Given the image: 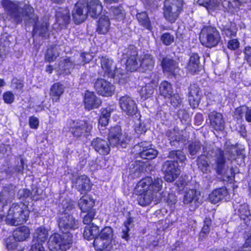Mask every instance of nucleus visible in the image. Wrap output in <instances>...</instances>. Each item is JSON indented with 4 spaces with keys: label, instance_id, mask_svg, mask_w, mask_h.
I'll return each instance as SVG.
<instances>
[{
    "label": "nucleus",
    "instance_id": "5",
    "mask_svg": "<svg viewBox=\"0 0 251 251\" xmlns=\"http://www.w3.org/2000/svg\"><path fill=\"white\" fill-rule=\"evenodd\" d=\"M200 5L205 7L210 12L222 10L234 14L239 9L242 0H194Z\"/></svg>",
    "mask_w": 251,
    "mask_h": 251
},
{
    "label": "nucleus",
    "instance_id": "4",
    "mask_svg": "<svg viewBox=\"0 0 251 251\" xmlns=\"http://www.w3.org/2000/svg\"><path fill=\"white\" fill-rule=\"evenodd\" d=\"M225 151L221 150H217L215 157V167L217 173L222 175L221 178L225 181L231 183L234 178L235 171L233 168L229 170H225L226 159L232 161L236 158L237 155V148L230 143H226Z\"/></svg>",
    "mask_w": 251,
    "mask_h": 251
},
{
    "label": "nucleus",
    "instance_id": "57",
    "mask_svg": "<svg viewBox=\"0 0 251 251\" xmlns=\"http://www.w3.org/2000/svg\"><path fill=\"white\" fill-rule=\"evenodd\" d=\"M201 148V143L199 141L192 143L189 146V151L192 156H194Z\"/></svg>",
    "mask_w": 251,
    "mask_h": 251
},
{
    "label": "nucleus",
    "instance_id": "17",
    "mask_svg": "<svg viewBox=\"0 0 251 251\" xmlns=\"http://www.w3.org/2000/svg\"><path fill=\"white\" fill-rule=\"evenodd\" d=\"M134 149L138 151V153L141 157L144 159H153L158 154L157 151L152 147L150 143L148 142L139 143L134 147Z\"/></svg>",
    "mask_w": 251,
    "mask_h": 251
},
{
    "label": "nucleus",
    "instance_id": "42",
    "mask_svg": "<svg viewBox=\"0 0 251 251\" xmlns=\"http://www.w3.org/2000/svg\"><path fill=\"white\" fill-rule=\"evenodd\" d=\"M17 163L18 165L13 169L11 167H8L7 170H5L4 171L2 172V175H6L7 177L9 175H14L15 173H23L24 165V160L20 157L17 159Z\"/></svg>",
    "mask_w": 251,
    "mask_h": 251
},
{
    "label": "nucleus",
    "instance_id": "60",
    "mask_svg": "<svg viewBox=\"0 0 251 251\" xmlns=\"http://www.w3.org/2000/svg\"><path fill=\"white\" fill-rule=\"evenodd\" d=\"M147 128L145 124L140 121H138V123H136L135 126V131L137 134H142L146 132Z\"/></svg>",
    "mask_w": 251,
    "mask_h": 251
},
{
    "label": "nucleus",
    "instance_id": "23",
    "mask_svg": "<svg viewBox=\"0 0 251 251\" xmlns=\"http://www.w3.org/2000/svg\"><path fill=\"white\" fill-rule=\"evenodd\" d=\"M91 145L95 150L102 155H106L110 152V147L107 142L100 138H96L92 141Z\"/></svg>",
    "mask_w": 251,
    "mask_h": 251
},
{
    "label": "nucleus",
    "instance_id": "6",
    "mask_svg": "<svg viewBox=\"0 0 251 251\" xmlns=\"http://www.w3.org/2000/svg\"><path fill=\"white\" fill-rule=\"evenodd\" d=\"M169 157L176 160L166 161L163 166L164 172V178L168 182L174 181L180 175V171L178 168V163H183L186 160L184 153L180 151H173L170 152Z\"/></svg>",
    "mask_w": 251,
    "mask_h": 251
},
{
    "label": "nucleus",
    "instance_id": "18",
    "mask_svg": "<svg viewBox=\"0 0 251 251\" xmlns=\"http://www.w3.org/2000/svg\"><path fill=\"white\" fill-rule=\"evenodd\" d=\"M88 12L86 3L84 0H79L75 5L72 11V16L75 24L83 22L87 18Z\"/></svg>",
    "mask_w": 251,
    "mask_h": 251
},
{
    "label": "nucleus",
    "instance_id": "25",
    "mask_svg": "<svg viewBox=\"0 0 251 251\" xmlns=\"http://www.w3.org/2000/svg\"><path fill=\"white\" fill-rule=\"evenodd\" d=\"M211 125L217 130H222L224 128L225 122L221 113L213 111L208 115Z\"/></svg>",
    "mask_w": 251,
    "mask_h": 251
},
{
    "label": "nucleus",
    "instance_id": "10",
    "mask_svg": "<svg viewBox=\"0 0 251 251\" xmlns=\"http://www.w3.org/2000/svg\"><path fill=\"white\" fill-rule=\"evenodd\" d=\"M121 63L124 65L126 63V69L130 72L141 69L140 57L137 58V52L135 48L133 47L123 53Z\"/></svg>",
    "mask_w": 251,
    "mask_h": 251
},
{
    "label": "nucleus",
    "instance_id": "54",
    "mask_svg": "<svg viewBox=\"0 0 251 251\" xmlns=\"http://www.w3.org/2000/svg\"><path fill=\"white\" fill-rule=\"evenodd\" d=\"M175 40L174 35L170 33L166 32L163 33L161 36V40L163 44L169 46L173 43Z\"/></svg>",
    "mask_w": 251,
    "mask_h": 251
},
{
    "label": "nucleus",
    "instance_id": "29",
    "mask_svg": "<svg viewBox=\"0 0 251 251\" xmlns=\"http://www.w3.org/2000/svg\"><path fill=\"white\" fill-rule=\"evenodd\" d=\"M86 9L91 17L96 18L101 13L102 6L99 0H90L86 6Z\"/></svg>",
    "mask_w": 251,
    "mask_h": 251
},
{
    "label": "nucleus",
    "instance_id": "27",
    "mask_svg": "<svg viewBox=\"0 0 251 251\" xmlns=\"http://www.w3.org/2000/svg\"><path fill=\"white\" fill-rule=\"evenodd\" d=\"M15 188L13 185L4 188L3 191L0 194V207H3L13 199L15 195Z\"/></svg>",
    "mask_w": 251,
    "mask_h": 251
},
{
    "label": "nucleus",
    "instance_id": "64",
    "mask_svg": "<svg viewBox=\"0 0 251 251\" xmlns=\"http://www.w3.org/2000/svg\"><path fill=\"white\" fill-rule=\"evenodd\" d=\"M29 251H45V249L41 243L32 242Z\"/></svg>",
    "mask_w": 251,
    "mask_h": 251
},
{
    "label": "nucleus",
    "instance_id": "32",
    "mask_svg": "<svg viewBox=\"0 0 251 251\" xmlns=\"http://www.w3.org/2000/svg\"><path fill=\"white\" fill-rule=\"evenodd\" d=\"M95 205V201L89 195H85L81 198L78 201V206L82 212L92 210Z\"/></svg>",
    "mask_w": 251,
    "mask_h": 251
},
{
    "label": "nucleus",
    "instance_id": "51",
    "mask_svg": "<svg viewBox=\"0 0 251 251\" xmlns=\"http://www.w3.org/2000/svg\"><path fill=\"white\" fill-rule=\"evenodd\" d=\"M33 193H34L35 195H39L40 194L38 190H36L35 191H32V192H30L29 190L26 189H20L18 194V197L20 199L21 198H27L28 197H30L31 199H34V196H33Z\"/></svg>",
    "mask_w": 251,
    "mask_h": 251
},
{
    "label": "nucleus",
    "instance_id": "13",
    "mask_svg": "<svg viewBox=\"0 0 251 251\" xmlns=\"http://www.w3.org/2000/svg\"><path fill=\"white\" fill-rule=\"evenodd\" d=\"M70 130L75 137L87 136L92 128V125L86 121H73L68 122Z\"/></svg>",
    "mask_w": 251,
    "mask_h": 251
},
{
    "label": "nucleus",
    "instance_id": "37",
    "mask_svg": "<svg viewBox=\"0 0 251 251\" xmlns=\"http://www.w3.org/2000/svg\"><path fill=\"white\" fill-rule=\"evenodd\" d=\"M64 91V87L62 84L60 83H54L51 86L50 90V96L52 100L54 101H58Z\"/></svg>",
    "mask_w": 251,
    "mask_h": 251
},
{
    "label": "nucleus",
    "instance_id": "12",
    "mask_svg": "<svg viewBox=\"0 0 251 251\" xmlns=\"http://www.w3.org/2000/svg\"><path fill=\"white\" fill-rule=\"evenodd\" d=\"M30 230L26 226H22L13 232L12 237H9L6 239V246L8 250L13 251L16 249L17 246V241H23L25 240L29 237Z\"/></svg>",
    "mask_w": 251,
    "mask_h": 251
},
{
    "label": "nucleus",
    "instance_id": "21",
    "mask_svg": "<svg viewBox=\"0 0 251 251\" xmlns=\"http://www.w3.org/2000/svg\"><path fill=\"white\" fill-rule=\"evenodd\" d=\"M201 95V92L197 84H193L190 85L188 92V100L192 108H195L199 105Z\"/></svg>",
    "mask_w": 251,
    "mask_h": 251
},
{
    "label": "nucleus",
    "instance_id": "1",
    "mask_svg": "<svg viewBox=\"0 0 251 251\" xmlns=\"http://www.w3.org/2000/svg\"><path fill=\"white\" fill-rule=\"evenodd\" d=\"M74 202L69 198L62 201L60 206V212L62 214L58 218L57 222L63 234L54 233L50 237L48 247L50 251H66L70 248L73 235L70 231L78 227V222L69 213L74 208Z\"/></svg>",
    "mask_w": 251,
    "mask_h": 251
},
{
    "label": "nucleus",
    "instance_id": "30",
    "mask_svg": "<svg viewBox=\"0 0 251 251\" xmlns=\"http://www.w3.org/2000/svg\"><path fill=\"white\" fill-rule=\"evenodd\" d=\"M155 60L150 54L144 53L140 56L141 69L142 71H151L153 68Z\"/></svg>",
    "mask_w": 251,
    "mask_h": 251
},
{
    "label": "nucleus",
    "instance_id": "47",
    "mask_svg": "<svg viewBox=\"0 0 251 251\" xmlns=\"http://www.w3.org/2000/svg\"><path fill=\"white\" fill-rule=\"evenodd\" d=\"M110 243L97 236L94 241L93 245L97 251H101L106 249Z\"/></svg>",
    "mask_w": 251,
    "mask_h": 251
},
{
    "label": "nucleus",
    "instance_id": "28",
    "mask_svg": "<svg viewBox=\"0 0 251 251\" xmlns=\"http://www.w3.org/2000/svg\"><path fill=\"white\" fill-rule=\"evenodd\" d=\"M163 72L168 75H176L178 70L177 63L169 58H165L162 61Z\"/></svg>",
    "mask_w": 251,
    "mask_h": 251
},
{
    "label": "nucleus",
    "instance_id": "26",
    "mask_svg": "<svg viewBox=\"0 0 251 251\" xmlns=\"http://www.w3.org/2000/svg\"><path fill=\"white\" fill-rule=\"evenodd\" d=\"M115 105H108L104 108H102L101 111V115L99 120V128L100 130L102 127L107 125L111 113L116 110Z\"/></svg>",
    "mask_w": 251,
    "mask_h": 251
},
{
    "label": "nucleus",
    "instance_id": "41",
    "mask_svg": "<svg viewBox=\"0 0 251 251\" xmlns=\"http://www.w3.org/2000/svg\"><path fill=\"white\" fill-rule=\"evenodd\" d=\"M159 92L165 98L171 97L174 94L172 84L167 81H162L159 86Z\"/></svg>",
    "mask_w": 251,
    "mask_h": 251
},
{
    "label": "nucleus",
    "instance_id": "39",
    "mask_svg": "<svg viewBox=\"0 0 251 251\" xmlns=\"http://www.w3.org/2000/svg\"><path fill=\"white\" fill-rule=\"evenodd\" d=\"M99 233V227L92 224L86 226L83 232L84 237L88 240L95 239Z\"/></svg>",
    "mask_w": 251,
    "mask_h": 251
},
{
    "label": "nucleus",
    "instance_id": "7",
    "mask_svg": "<svg viewBox=\"0 0 251 251\" xmlns=\"http://www.w3.org/2000/svg\"><path fill=\"white\" fill-rule=\"evenodd\" d=\"M29 214V211L25 204L22 202L13 203L8 211L6 222L12 226L23 224L28 219Z\"/></svg>",
    "mask_w": 251,
    "mask_h": 251
},
{
    "label": "nucleus",
    "instance_id": "34",
    "mask_svg": "<svg viewBox=\"0 0 251 251\" xmlns=\"http://www.w3.org/2000/svg\"><path fill=\"white\" fill-rule=\"evenodd\" d=\"M197 53H192L189 58L187 69L189 73L194 74L199 71L200 60Z\"/></svg>",
    "mask_w": 251,
    "mask_h": 251
},
{
    "label": "nucleus",
    "instance_id": "52",
    "mask_svg": "<svg viewBox=\"0 0 251 251\" xmlns=\"http://www.w3.org/2000/svg\"><path fill=\"white\" fill-rule=\"evenodd\" d=\"M133 222V219L129 217L127 219L126 221L124 223V228L122 230L123 234L122 237L123 239L127 240L128 238L129 235L128 232L130 228L131 227V224Z\"/></svg>",
    "mask_w": 251,
    "mask_h": 251
},
{
    "label": "nucleus",
    "instance_id": "43",
    "mask_svg": "<svg viewBox=\"0 0 251 251\" xmlns=\"http://www.w3.org/2000/svg\"><path fill=\"white\" fill-rule=\"evenodd\" d=\"M233 207L235 210L238 209V214L242 219L245 220L246 218H248L251 215L249 205L246 203L241 204L239 206L233 203Z\"/></svg>",
    "mask_w": 251,
    "mask_h": 251
},
{
    "label": "nucleus",
    "instance_id": "53",
    "mask_svg": "<svg viewBox=\"0 0 251 251\" xmlns=\"http://www.w3.org/2000/svg\"><path fill=\"white\" fill-rule=\"evenodd\" d=\"M56 47L53 48L48 49L45 56L46 60L51 62L53 61L56 59L57 56H58V52H56Z\"/></svg>",
    "mask_w": 251,
    "mask_h": 251
},
{
    "label": "nucleus",
    "instance_id": "14",
    "mask_svg": "<svg viewBox=\"0 0 251 251\" xmlns=\"http://www.w3.org/2000/svg\"><path fill=\"white\" fill-rule=\"evenodd\" d=\"M100 65L103 71L104 77L119 78V75H122L124 70L123 69L118 68L112 60L106 57H102L100 59Z\"/></svg>",
    "mask_w": 251,
    "mask_h": 251
},
{
    "label": "nucleus",
    "instance_id": "9",
    "mask_svg": "<svg viewBox=\"0 0 251 251\" xmlns=\"http://www.w3.org/2000/svg\"><path fill=\"white\" fill-rule=\"evenodd\" d=\"M183 0H165L163 14L165 19L174 23L183 10Z\"/></svg>",
    "mask_w": 251,
    "mask_h": 251
},
{
    "label": "nucleus",
    "instance_id": "58",
    "mask_svg": "<svg viewBox=\"0 0 251 251\" xmlns=\"http://www.w3.org/2000/svg\"><path fill=\"white\" fill-rule=\"evenodd\" d=\"M238 250L240 251H251V235L246 238L245 243L238 248Z\"/></svg>",
    "mask_w": 251,
    "mask_h": 251
},
{
    "label": "nucleus",
    "instance_id": "24",
    "mask_svg": "<svg viewBox=\"0 0 251 251\" xmlns=\"http://www.w3.org/2000/svg\"><path fill=\"white\" fill-rule=\"evenodd\" d=\"M205 149L203 148V154L201 155L197 159V165L199 170L203 174H209L211 172L213 168V165L211 166L209 164V158L208 154L206 155Z\"/></svg>",
    "mask_w": 251,
    "mask_h": 251
},
{
    "label": "nucleus",
    "instance_id": "40",
    "mask_svg": "<svg viewBox=\"0 0 251 251\" xmlns=\"http://www.w3.org/2000/svg\"><path fill=\"white\" fill-rule=\"evenodd\" d=\"M245 113V119L248 122H251V109L247 106L237 108L234 112V116L237 120L241 119Z\"/></svg>",
    "mask_w": 251,
    "mask_h": 251
},
{
    "label": "nucleus",
    "instance_id": "35",
    "mask_svg": "<svg viewBox=\"0 0 251 251\" xmlns=\"http://www.w3.org/2000/svg\"><path fill=\"white\" fill-rule=\"evenodd\" d=\"M78 190L82 193L84 191H88L91 189V185L89 178L85 175L80 176L76 181Z\"/></svg>",
    "mask_w": 251,
    "mask_h": 251
},
{
    "label": "nucleus",
    "instance_id": "56",
    "mask_svg": "<svg viewBox=\"0 0 251 251\" xmlns=\"http://www.w3.org/2000/svg\"><path fill=\"white\" fill-rule=\"evenodd\" d=\"M210 225L211 221L210 220L206 219L204 221V226L202 227V229L200 233V238H203L206 235L209 233Z\"/></svg>",
    "mask_w": 251,
    "mask_h": 251
},
{
    "label": "nucleus",
    "instance_id": "16",
    "mask_svg": "<svg viewBox=\"0 0 251 251\" xmlns=\"http://www.w3.org/2000/svg\"><path fill=\"white\" fill-rule=\"evenodd\" d=\"M94 88L99 95L111 97L115 92L114 85L103 78H98L94 82Z\"/></svg>",
    "mask_w": 251,
    "mask_h": 251
},
{
    "label": "nucleus",
    "instance_id": "55",
    "mask_svg": "<svg viewBox=\"0 0 251 251\" xmlns=\"http://www.w3.org/2000/svg\"><path fill=\"white\" fill-rule=\"evenodd\" d=\"M168 98L170 99V103L172 106L179 107L180 106L182 100L178 94H173Z\"/></svg>",
    "mask_w": 251,
    "mask_h": 251
},
{
    "label": "nucleus",
    "instance_id": "36",
    "mask_svg": "<svg viewBox=\"0 0 251 251\" xmlns=\"http://www.w3.org/2000/svg\"><path fill=\"white\" fill-rule=\"evenodd\" d=\"M200 193L195 189H189L186 188L183 198L184 204H188L192 202H196L199 199Z\"/></svg>",
    "mask_w": 251,
    "mask_h": 251
},
{
    "label": "nucleus",
    "instance_id": "44",
    "mask_svg": "<svg viewBox=\"0 0 251 251\" xmlns=\"http://www.w3.org/2000/svg\"><path fill=\"white\" fill-rule=\"evenodd\" d=\"M136 18L141 25L150 31L152 30V26L146 12L138 13L136 15Z\"/></svg>",
    "mask_w": 251,
    "mask_h": 251
},
{
    "label": "nucleus",
    "instance_id": "38",
    "mask_svg": "<svg viewBox=\"0 0 251 251\" xmlns=\"http://www.w3.org/2000/svg\"><path fill=\"white\" fill-rule=\"evenodd\" d=\"M48 236V230L44 227L41 226L36 229L34 233L32 242L44 243Z\"/></svg>",
    "mask_w": 251,
    "mask_h": 251
},
{
    "label": "nucleus",
    "instance_id": "3",
    "mask_svg": "<svg viewBox=\"0 0 251 251\" xmlns=\"http://www.w3.org/2000/svg\"><path fill=\"white\" fill-rule=\"evenodd\" d=\"M163 183L161 178L153 179L150 176L146 177L140 180L134 189L135 193L138 195L139 204L146 206L153 200L157 202L163 199V194L160 193L163 187Z\"/></svg>",
    "mask_w": 251,
    "mask_h": 251
},
{
    "label": "nucleus",
    "instance_id": "49",
    "mask_svg": "<svg viewBox=\"0 0 251 251\" xmlns=\"http://www.w3.org/2000/svg\"><path fill=\"white\" fill-rule=\"evenodd\" d=\"M166 134L169 138L170 143L172 146H176L180 140V137L176 135V129L169 130L167 131Z\"/></svg>",
    "mask_w": 251,
    "mask_h": 251
},
{
    "label": "nucleus",
    "instance_id": "62",
    "mask_svg": "<svg viewBox=\"0 0 251 251\" xmlns=\"http://www.w3.org/2000/svg\"><path fill=\"white\" fill-rule=\"evenodd\" d=\"M80 57L82 59V61L80 63H77V65H83L85 63H88L93 59V56L91 53L84 52L81 54Z\"/></svg>",
    "mask_w": 251,
    "mask_h": 251
},
{
    "label": "nucleus",
    "instance_id": "33",
    "mask_svg": "<svg viewBox=\"0 0 251 251\" xmlns=\"http://www.w3.org/2000/svg\"><path fill=\"white\" fill-rule=\"evenodd\" d=\"M110 26V23L108 16L102 15L98 21L97 31L99 34H105L108 31Z\"/></svg>",
    "mask_w": 251,
    "mask_h": 251
},
{
    "label": "nucleus",
    "instance_id": "63",
    "mask_svg": "<svg viewBox=\"0 0 251 251\" xmlns=\"http://www.w3.org/2000/svg\"><path fill=\"white\" fill-rule=\"evenodd\" d=\"M39 122L37 118L31 116L29 119V125L31 128L37 129L39 126Z\"/></svg>",
    "mask_w": 251,
    "mask_h": 251
},
{
    "label": "nucleus",
    "instance_id": "15",
    "mask_svg": "<svg viewBox=\"0 0 251 251\" xmlns=\"http://www.w3.org/2000/svg\"><path fill=\"white\" fill-rule=\"evenodd\" d=\"M119 105L122 112L128 116H132L138 113L137 106L135 100L128 95L120 98Z\"/></svg>",
    "mask_w": 251,
    "mask_h": 251
},
{
    "label": "nucleus",
    "instance_id": "2",
    "mask_svg": "<svg viewBox=\"0 0 251 251\" xmlns=\"http://www.w3.org/2000/svg\"><path fill=\"white\" fill-rule=\"evenodd\" d=\"M1 5L10 18L17 24L23 20L32 23L33 25V36L37 35L44 38L49 36V25L47 21H44L42 23L39 21L33 13V9L31 6L10 0H2Z\"/></svg>",
    "mask_w": 251,
    "mask_h": 251
},
{
    "label": "nucleus",
    "instance_id": "45",
    "mask_svg": "<svg viewBox=\"0 0 251 251\" xmlns=\"http://www.w3.org/2000/svg\"><path fill=\"white\" fill-rule=\"evenodd\" d=\"M222 33L228 38L235 37L236 35L237 29L234 23H230L221 28Z\"/></svg>",
    "mask_w": 251,
    "mask_h": 251
},
{
    "label": "nucleus",
    "instance_id": "31",
    "mask_svg": "<svg viewBox=\"0 0 251 251\" xmlns=\"http://www.w3.org/2000/svg\"><path fill=\"white\" fill-rule=\"evenodd\" d=\"M56 23L61 27L65 26L70 21L69 10L68 8H60L56 13Z\"/></svg>",
    "mask_w": 251,
    "mask_h": 251
},
{
    "label": "nucleus",
    "instance_id": "48",
    "mask_svg": "<svg viewBox=\"0 0 251 251\" xmlns=\"http://www.w3.org/2000/svg\"><path fill=\"white\" fill-rule=\"evenodd\" d=\"M98 236L110 243L113 236L112 229L109 226H106L99 233Z\"/></svg>",
    "mask_w": 251,
    "mask_h": 251
},
{
    "label": "nucleus",
    "instance_id": "19",
    "mask_svg": "<svg viewBox=\"0 0 251 251\" xmlns=\"http://www.w3.org/2000/svg\"><path fill=\"white\" fill-rule=\"evenodd\" d=\"M151 77V81L146 84L145 86H142L140 91L141 97L144 100L150 98L152 96L159 80V76L156 74H152Z\"/></svg>",
    "mask_w": 251,
    "mask_h": 251
},
{
    "label": "nucleus",
    "instance_id": "59",
    "mask_svg": "<svg viewBox=\"0 0 251 251\" xmlns=\"http://www.w3.org/2000/svg\"><path fill=\"white\" fill-rule=\"evenodd\" d=\"M14 95L11 91H7L3 94V100L6 103H12L14 101Z\"/></svg>",
    "mask_w": 251,
    "mask_h": 251
},
{
    "label": "nucleus",
    "instance_id": "50",
    "mask_svg": "<svg viewBox=\"0 0 251 251\" xmlns=\"http://www.w3.org/2000/svg\"><path fill=\"white\" fill-rule=\"evenodd\" d=\"M111 11L114 15V17L118 21L124 19L125 16V13L122 6H120L118 7H111Z\"/></svg>",
    "mask_w": 251,
    "mask_h": 251
},
{
    "label": "nucleus",
    "instance_id": "8",
    "mask_svg": "<svg viewBox=\"0 0 251 251\" xmlns=\"http://www.w3.org/2000/svg\"><path fill=\"white\" fill-rule=\"evenodd\" d=\"M200 40L203 46L211 48L217 46L220 43V34L215 27L205 26L201 30Z\"/></svg>",
    "mask_w": 251,
    "mask_h": 251
},
{
    "label": "nucleus",
    "instance_id": "46",
    "mask_svg": "<svg viewBox=\"0 0 251 251\" xmlns=\"http://www.w3.org/2000/svg\"><path fill=\"white\" fill-rule=\"evenodd\" d=\"M74 67V64L71 60L70 58H67L63 60V61H61L59 64V68L58 69L61 71V72L65 73L67 74L70 73V69Z\"/></svg>",
    "mask_w": 251,
    "mask_h": 251
},
{
    "label": "nucleus",
    "instance_id": "11",
    "mask_svg": "<svg viewBox=\"0 0 251 251\" xmlns=\"http://www.w3.org/2000/svg\"><path fill=\"white\" fill-rule=\"evenodd\" d=\"M108 141L112 146L126 148L129 141V138L126 133L123 134L120 126L112 127L108 135Z\"/></svg>",
    "mask_w": 251,
    "mask_h": 251
},
{
    "label": "nucleus",
    "instance_id": "20",
    "mask_svg": "<svg viewBox=\"0 0 251 251\" xmlns=\"http://www.w3.org/2000/svg\"><path fill=\"white\" fill-rule=\"evenodd\" d=\"M85 108L90 110L98 108L101 103L100 98L93 92L86 91L83 100Z\"/></svg>",
    "mask_w": 251,
    "mask_h": 251
},
{
    "label": "nucleus",
    "instance_id": "61",
    "mask_svg": "<svg viewBox=\"0 0 251 251\" xmlns=\"http://www.w3.org/2000/svg\"><path fill=\"white\" fill-rule=\"evenodd\" d=\"M87 214L84 217L83 222L84 224H89L90 223L95 216L96 212L95 210L87 211Z\"/></svg>",
    "mask_w": 251,
    "mask_h": 251
},
{
    "label": "nucleus",
    "instance_id": "22",
    "mask_svg": "<svg viewBox=\"0 0 251 251\" xmlns=\"http://www.w3.org/2000/svg\"><path fill=\"white\" fill-rule=\"evenodd\" d=\"M230 195L225 187L214 190L209 196V201L216 203L221 201H227L230 199Z\"/></svg>",
    "mask_w": 251,
    "mask_h": 251
}]
</instances>
